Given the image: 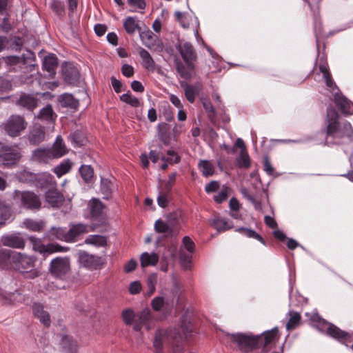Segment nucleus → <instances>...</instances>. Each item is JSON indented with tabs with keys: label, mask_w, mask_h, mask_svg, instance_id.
I'll return each instance as SVG.
<instances>
[{
	"label": "nucleus",
	"mask_w": 353,
	"mask_h": 353,
	"mask_svg": "<svg viewBox=\"0 0 353 353\" xmlns=\"http://www.w3.org/2000/svg\"><path fill=\"white\" fill-rule=\"evenodd\" d=\"M202 103L203 108L206 112L208 114L209 117L211 118L214 117L215 112L212 103L208 100H203Z\"/></svg>",
	"instance_id": "nucleus-61"
},
{
	"label": "nucleus",
	"mask_w": 353,
	"mask_h": 353,
	"mask_svg": "<svg viewBox=\"0 0 353 353\" xmlns=\"http://www.w3.org/2000/svg\"><path fill=\"white\" fill-rule=\"evenodd\" d=\"M174 226V223H172L171 225L163 221L161 219L156 221L154 223V229L159 233H170L172 231V227Z\"/></svg>",
	"instance_id": "nucleus-44"
},
{
	"label": "nucleus",
	"mask_w": 353,
	"mask_h": 353,
	"mask_svg": "<svg viewBox=\"0 0 353 353\" xmlns=\"http://www.w3.org/2000/svg\"><path fill=\"white\" fill-rule=\"evenodd\" d=\"M27 126L28 123L25 118L17 114L11 115L1 125V129L10 137H19Z\"/></svg>",
	"instance_id": "nucleus-4"
},
{
	"label": "nucleus",
	"mask_w": 353,
	"mask_h": 353,
	"mask_svg": "<svg viewBox=\"0 0 353 353\" xmlns=\"http://www.w3.org/2000/svg\"><path fill=\"white\" fill-rule=\"evenodd\" d=\"M30 241L33 244V249L40 253H53L61 251V247L58 245L49 244L45 245L41 241L34 237H31Z\"/></svg>",
	"instance_id": "nucleus-17"
},
{
	"label": "nucleus",
	"mask_w": 353,
	"mask_h": 353,
	"mask_svg": "<svg viewBox=\"0 0 353 353\" xmlns=\"http://www.w3.org/2000/svg\"><path fill=\"white\" fill-rule=\"evenodd\" d=\"M50 148H38L32 152V159L39 163H46L54 159Z\"/></svg>",
	"instance_id": "nucleus-25"
},
{
	"label": "nucleus",
	"mask_w": 353,
	"mask_h": 353,
	"mask_svg": "<svg viewBox=\"0 0 353 353\" xmlns=\"http://www.w3.org/2000/svg\"><path fill=\"white\" fill-rule=\"evenodd\" d=\"M85 243L97 247H104L107 244V239L101 235H90L85 239Z\"/></svg>",
	"instance_id": "nucleus-37"
},
{
	"label": "nucleus",
	"mask_w": 353,
	"mask_h": 353,
	"mask_svg": "<svg viewBox=\"0 0 353 353\" xmlns=\"http://www.w3.org/2000/svg\"><path fill=\"white\" fill-rule=\"evenodd\" d=\"M45 236L50 241L60 240L68 242L67 231L62 228L52 227Z\"/></svg>",
	"instance_id": "nucleus-26"
},
{
	"label": "nucleus",
	"mask_w": 353,
	"mask_h": 353,
	"mask_svg": "<svg viewBox=\"0 0 353 353\" xmlns=\"http://www.w3.org/2000/svg\"><path fill=\"white\" fill-rule=\"evenodd\" d=\"M258 339L259 347H267L269 345L274 343L278 339V330H272L265 332L261 335H256Z\"/></svg>",
	"instance_id": "nucleus-16"
},
{
	"label": "nucleus",
	"mask_w": 353,
	"mask_h": 353,
	"mask_svg": "<svg viewBox=\"0 0 353 353\" xmlns=\"http://www.w3.org/2000/svg\"><path fill=\"white\" fill-rule=\"evenodd\" d=\"M232 341L236 345L239 350L248 352L259 347L257 336L251 334L237 333L231 334Z\"/></svg>",
	"instance_id": "nucleus-5"
},
{
	"label": "nucleus",
	"mask_w": 353,
	"mask_h": 353,
	"mask_svg": "<svg viewBox=\"0 0 353 353\" xmlns=\"http://www.w3.org/2000/svg\"><path fill=\"white\" fill-rule=\"evenodd\" d=\"M12 252L10 250H0V264L6 263L8 261L12 262Z\"/></svg>",
	"instance_id": "nucleus-58"
},
{
	"label": "nucleus",
	"mask_w": 353,
	"mask_h": 353,
	"mask_svg": "<svg viewBox=\"0 0 353 353\" xmlns=\"http://www.w3.org/2000/svg\"><path fill=\"white\" fill-rule=\"evenodd\" d=\"M57 65V58L54 54H50L44 57L43 68L46 70L50 76L55 74Z\"/></svg>",
	"instance_id": "nucleus-27"
},
{
	"label": "nucleus",
	"mask_w": 353,
	"mask_h": 353,
	"mask_svg": "<svg viewBox=\"0 0 353 353\" xmlns=\"http://www.w3.org/2000/svg\"><path fill=\"white\" fill-rule=\"evenodd\" d=\"M38 117L43 121L53 123L56 120L57 114L53 111L52 106L48 105L40 110Z\"/></svg>",
	"instance_id": "nucleus-30"
},
{
	"label": "nucleus",
	"mask_w": 353,
	"mask_h": 353,
	"mask_svg": "<svg viewBox=\"0 0 353 353\" xmlns=\"http://www.w3.org/2000/svg\"><path fill=\"white\" fill-rule=\"evenodd\" d=\"M174 15L183 28H188L190 27V21L192 19L191 15L179 11L175 12Z\"/></svg>",
	"instance_id": "nucleus-45"
},
{
	"label": "nucleus",
	"mask_w": 353,
	"mask_h": 353,
	"mask_svg": "<svg viewBox=\"0 0 353 353\" xmlns=\"http://www.w3.org/2000/svg\"><path fill=\"white\" fill-rule=\"evenodd\" d=\"M120 99L123 102L128 103L134 108L139 107L141 105L139 99L133 96L130 92L123 94L120 97Z\"/></svg>",
	"instance_id": "nucleus-47"
},
{
	"label": "nucleus",
	"mask_w": 353,
	"mask_h": 353,
	"mask_svg": "<svg viewBox=\"0 0 353 353\" xmlns=\"http://www.w3.org/2000/svg\"><path fill=\"white\" fill-rule=\"evenodd\" d=\"M141 284L139 281H133L130 283L129 287V292L132 294H136L141 292Z\"/></svg>",
	"instance_id": "nucleus-62"
},
{
	"label": "nucleus",
	"mask_w": 353,
	"mask_h": 353,
	"mask_svg": "<svg viewBox=\"0 0 353 353\" xmlns=\"http://www.w3.org/2000/svg\"><path fill=\"white\" fill-rule=\"evenodd\" d=\"M198 166L202 174L206 177L212 176L214 172V167L209 161L201 160Z\"/></svg>",
	"instance_id": "nucleus-40"
},
{
	"label": "nucleus",
	"mask_w": 353,
	"mask_h": 353,
	"mask_svg": "<svg viewBox=\"0 0 353 353\" xmlns=\"http://www.w3.org/2000/svg\"><path fill=\"white\" fill-rule=\"evenodd\" d=\"M176 251L177 248L176 246L174 245H171L166 251V253H165L163 256L162 260V264L161 269V270L166 272L168 270V258L170 257L172 259H174L176 256Z\"/></svg>",
	"instance_id": "nucleus-38"
},
{
	"label": "nucleus",
	"mask_w": 353,
	"mask_h": 353,
	"mask_svg": "<svg viewBox=\"0 0 353 353\" xmlns=\"http://www.w3.org/2000/svg\"><path fill=\"white\" fill-rule=\"evenodd\" d=\"M290 319L286 324L287 330L294 329L296 325L299 323L301 320V316L298 312H289Z\"/></svg>",
	"instance_id": "nucleus-51"
},
{
	"label": "nucleus",
	"mask_w": 353,
	"mask_h": 353,
	"mask_svg": "<svg viewBox=\"0 0 353 353\" xmlns=\"http://www.w3.org/2000/svg\"><path fill=\"white\" fill-rule=\"evenodd\" d=\"M37 103L38 101L36 98L26 94H22L17 101L19 105L29 110H34L37 106Z\"/></svg>",
	"instance_id": "nucleus-28"
},
{
	"label": "nucleus",
	"mask_w": 353,
	"mask_h": 353,
	"mask_svg": "<svg viewBox=\"0 0 353 353\" xmlns=\"http://www.w3.org/2000/svg\"><path fill=\"white\" fill-rule=\"evenodd\" d=\"M32 312L34 316L46 327H49L51 324V320L49 313L43 308V305L39 303H34L32 306Z\"/></svg>",
	"instance_id": "nucleus-14"
},
{
	"label": "nucleus",
	"mask_w": 353,
	"mask_h": 353,
	"mask_svg": "<svg viewBox=\"0 0 353 353\" xmlns=\"http://www.w3.org/2000/svg\"><path fill=\"white\" fill-rule=\"evenodd\" d=\"M1 242L3 245L21 249L25 245V241L23 239L16 234L8 235L3 236Z\"/></svg>",
	"instance_id": "nucleus-21"
},
{
	"label": "nucleus",
	"mask_w": 353,
	"mask_h": 353,
	"mask_svg": "<svg viewBox=\"0 0 353 353\" xmlns=\"http://www.w3.org/2000/svg\"><path fill=\"white\" fill-rule=\"evenodd\" d=\"M12 262L19 271L27 273L30 279L36 278L39 275L37 270H33L34 261L30 256L20 252H12Z\"/></svg>",
	"instance_id": "nucleus-3"
},
{
	"label": "nucleus",
	"mask_w": 353,
	"mask_h": 353,
	"mask_svg": "<svg viewBox=\"0 0 353 353\" xmlns=\"http://www.w3.org/2000/svg\"><path fill=\"white\" fill-rule=\"evenodd\" d=\"M177 71L180 74L181 77L185 79H189L192 77V73L194 69H190L188 68V65H187V67L185 68L182 64H179L177 65Z\"/></svg>",
	"instance_id": "nucleus-54"
},
{
	"label": "nucleus",
	"mask_w": 353,
	"mask_h": 353,
	"mask_svg": "<svg viewBox=\"0 0 353 353\" xmlns=\"http://www.w3.org/2000/svg\"><path fill=\"white\" fill-rule=\"evenodd\" d=\"M236 231L241 233V234H243L245 236L257 239L262 243H264V241H263V238L259 234H257L255 231H254L251 229H248V228H239L236 229Z\"/></svg>",
	"instance_id": "nucleus-48"
},
{
	"label": "nucleus",
	"mask_w": 353,
	"mask_h": 353,
	"mask_svg": "<svg viewBox=\"0 0 353 353\" xmlns=\"http://www.w3.org/2000/svg\"><path fill=\"white\" fill-rule=\"evenodd\" d=\"M212 225L219 231H223L230 228L228 222L223 219H214L212 221Z\"/></svg>",
	"instance_id": "nucleus-53"
},
{
	"label": "nucleus",
	"mask_w": 353,
	"mask_h": 353,
	"mask_svg": "<svg viewBox=\"0 0 353 353\" xmlns=\"http://www.w3.org/2000/svg\"><path fill=\"white\" fill-rule=\"evenodd\" d=\"M135 316H136L134 312L130 309L125 310L122 312L123 320L127 325L132 324L134 319H135Z\"/></svg>",
	"instance_id": "nucleus-56"
},
{
	"label": "nucleus",
	"mask_w": 353,
	"mask_h": 353,
	"mask_svg": "<svg viewBox=\"0 0 353 353\" xmlns=\"http://www.w3.org/2000/svg\"><path fill=\"white\" fill-rule=\"evenodd\" d=\"M89 231V227L83 223L71 225L70 228L67 231L68 242L77 241L80 236L88 233Z\"/></svg>",
	"instance_id": "nucleus-15"
},
{
	"label": "nucleus",
	"mask_w": 353,
	"mask_h": 353,
	"mask_svg": "<svg viewBox=\"0 0 353 353\" xmlns=\"http://www.w3.org/2000/svg\"><path fill=\"white\" fill-rule=\"evenodd\" d=\"M46 193V201L52 208H59L64 201L63 196L54 188Z\"/></svg>",
	"instance_id": "nucleus-18"
},
{
	"label": "nucleus",
	"mask_w": 353,
	"mask_h": 353,
	"mask_svg": "<svg viewBox=\"0 0 353 353\" xmlns=\"http://www.w3.org/2000/svg\"><path fill=\"white\" fill-rule=\"evenodd\" d=\"M139 56L142 60L143 66L150 71H154L155 69V62L150 53L144 48H141Z\"/></svg>",
	"instance_id": "nucleus-31"
},
{
	"label": "nucleus",
	"mask_w": 353,
	"mask_h": 353,
	"mask_svg": "<svg viewBox=\"0 0 353 353\" xmlns=\"http://www.w3.org/2000/svg\"><path fill=\"white\" fill-rule=\"evenodd\" d=\"M164 305V299L161 296H157L152 300L151 305L155 311H159Z\"/></svg>",
	"instance_id": "nucleus-59"
},
{
	"label": "nucleus",
	"mask_w": 353,
	"mask_h": 353,
	"mask_svg": "<svg viewBox=\"0 0 353 353\" xmlns=\"http://www.w3.org/2000/svg\"><path fill=\"white\" fill-rule=\"evenodd\" d=\"M80 174L86 183L92 181L94 175V170L90 165H81L79 168Z\"/></svg>",
	"instance_id": "nucleus-46"
},
{
	"label": "nucleus",
	"mask_w": 353,
	"mask_h": 353,
	"mask_svg": "<svg viewBox=\"0 0 353 353\" xmlns=\"http://www.w3.org/2000/svg\"><path fill=\"white\" fill-rule=\"evenodd\" d=\"M123 28L127 33L132 34L139 28V21L134 17H128L123 21Z\"/></svg>",
	"instance_id": "nucleus-35"
},
{
	"label": "nucleus",
	"mask_w": 353,
	"mask_h": 353,
	"mask_svg": "<svg viewBox=\"0 0 353 353\" xmlns=\"http://www.w3.org/2000/svg\"><path fill=\"white\" fill-rule=\"evenodd\" d=\"M88 205L90 209V214L93 217L99 216L104 209L103 204L97 199H91Z\"/></svg>",
	"instance_id": "nucleus-33"
},
{
	"label": "nucleus",
	"mask_w": 353,
	"mask_h": 353,
	"mask_svg": "<svg viewBox=\"0 0 353 353\" xmlns=\"http://www.w3.org/2000/svg\"><path fill=\"white\" fill-rule=\"evenodd\" d=\"M319 328L322 331H326L329 336L346 345L350 342V336L349 334L324 320L319 321Z\"/></svg>",
	"instance_id": "nucleus-7"
},
{
	"label": "nucleus",
	"mask_w": 353,
	"mask_h": 353,
	"mask_svg": "<svg viewBox=\"0 0 353 353\" xmlns=\"http://www.w3.org/2000/svg\"><path fill=\"white\" fill-rule=\"evenodd\" d=\"M14 199H20L21 205L31 210H39L41 206V202L39 196L32 192H21L15 190L14 192Z\"/></svg>",
	"instance_id": "nucleus-6"
},
{
	"label": "nucleus",
	"mask_w": 353,
	"mask_h": 353,
	"mask_svg": "<svg viewBox=\"0 0 353 353\" xmlns=\"http://www.w3.org/2000/svg\"><path fill=\"white\" fill-rule=\"evenodd\" d=\"M141 265L142 268L154 266L159 261V256L154 252H143L140 256Z\"/></svg>",
	"instance_id": "nucleus-29"
},
{
	"label": "nucleus",
	"mask_w": 353,
	"mask_h": 353,
	"mask_svg": "<svg viewBox=\"0 0 353 353\" xmlns=\"http://www.w3.org/2000/svg\"><path fill=\"white\" fill-rule=\"evenodd\" d=\"M79 261L82 266L91 270L101 269L105 263V259L101 256L85 252L79 253Z\"/></svg>",
	"instance_id": "nucleus-9"
},
{
	"label": "nucleus",
	"mask_w": 353,
	"mask_h": 353,
	"mask_svg": "<svg viewBox=\"0 0 353 353\" xmlns=\"http://www.w3.org/2000/svg\"><path fill=\"white\" fill-rule=\"evenodd\" d=\"M178 49L188 68L190 70L194 69L193 62L196 59V54L193 46L188 42H181L179 44Z\"/></svg>",
	"instance_id": "nucleus-11"
},
{
	"label": "nucleus",
	"mask_w": 353,
	"mask_h": 353,
	"mask_svg": "<svg viewBox=\"0 0 353 353\" xmlns=\"http://www.w3.org/2000/svg\"><path fill=\"white\" fill-rule=\"evenodd\" d=\"M21 154L19 150L12 148H5L0 153V159L3 165L10 166L16 164L20 160Z\"/></svg>",
	"instance_id": "nucleus-12"
},
{
	"label": "nucleus",
	"mask_w": 353,
	"mask_h": 353,
	"mask_svg": "<svg viewBox=\"0 0 353 353\" xmlns=\"http://www.w3.org/2000/svg\"><path fill=\"white\" fill-rule=\"evenodd\" d=\"M72 165L70 159L64 160L54 168V172L58 177H61L70 170Z\"/></svg>",
	"instance_id": "nucleus-39"
},
{
	"label": "nucleus",
	"mask_w": 353,
	"mask_h": 353,
	"mask_svg": "<svg viewBox=\"0 0 353 353\" xmlns=\"http://www.w3.org/2000/svg\"><path fill=\"white\" fill-rule=\"evenodd\" d=\"M182 331H183V333L181 334V333H177V334H174V336H173V339H174V342H176V346L174 345V344L172 345L173 347H172V351L174 353H178V352H180L181 350H182V345L180 343L181 341L186 336V332H185V328H182Z\"/></svg>",
	"instance_id": "nucleus-50"
},
{
	"label": "nucleus",
	"mask_w": 353,
	"mask_h": 353,
	"mask_svg": "<svg viewBox=\"0 0 353 353\" xmlns=\"http://www.w3.org/2000/svg\"><path fill=\"white\" fill-rule=\"evenodd\" d=\"M50 150L52 154V157L54 159L61 158L68 152V149L65 146L61 136H58L57 137L54 143Z\"/></svg>",
	"instance_id": "nucleus-19"
},
{
	"label": "nucleus",
	"mask_w": 353,
	"mask_h": 353,
	"mask_svg": "<svg viewBox=\"0 0 353 353\" xmlns=\"http://www.w3.org/2000/svg\"><path fill=\"white\" fill-rule=\"evenodd\" d=\"M169 335L168 332L163 330H158L154 336V339L153 342V346L154 348V351L156 353H162L163 352V344L168 341Z\"/></svg>",
	"instance_id": "nucleus-20"
},
{
	"label": "nucleus",
	"mask_w": 353,
	"mask_h": 353,
	"mask_svg": "<svg viewBox=\"0 0 353 353\" xmlns=\"http://www.w3.org/2000/svg\"><path fill=\"white\" fill-rule=\"evenodd\" d=\"M0 300L4 305H15L19 303H25L28 297L19 291L12 293L0 294Z\"/></svg>",
	"instance_id": "nucleus-13"
},
{
	"label": "nucleus",
	"mask_w": 353,
	"mask_h": 353,
	"mask_svg": "<svg viewBox=\"0 0 353 353\" xmlns=\"http://www.w3.org/2000/svg\"><path fill=\"white\" fill-rule=\"evenodd\" d=\"M319 70L323 73V78L325 79L326 85L330 88L332 90H334L335 87L334 82L332 79L331 74L329 72L327 65L326 63L321 64L319 65Z\"/></svg>",
	"instance_id": "nucleus-42"
},
{
	"label": "nucleus",
	"mask_w": 353,
	"mask_h": 353,
	"mask_svg": "<svg viewBox=\"0 0 353 353\" xmlns=\"http://www.w3.org/2000/svg\"><path fill=\"white\" fill-rule=\"evenodd\" d=\"M44 138L45 132L43 128L41 125H34L30 134V142L37 144L43 141Z\"/></svg>",
	"instance_id": "nucleus-32"
},
{
	"label": "nucleus",
	"mask_w": 353,
	"mask_h": 353,
	"mask_svg": "<svg viewBox=\"0 0 353 353\" xmlns=\"http://www.w3.org/2000/svg\"><path fill=\"white\" fill-rule=\"evenodd\" d=\"M101 190L104 194L108 195L111 192V183L106 179H103Z\"/></svg>",
	"instance_id": "nucleus-64"
},
{
	"label": "nucleus",
	"mask_w": 353,
	"mask_h": 353,
	"mask_svg": "<svg viewBox=\"0 0 353 353\" xmlns=\"http://www.w3.org/2000/svg\"><path fill=\"white\" fill-rule=\"evenodd\" d=\"M236 163L239 168H248L250 166V159L247 151H241Z\"/></svg>",
	"instance_id": "nucleus-49"
},
{
	"label": "nucleus",
	"mask_w": 353,
	"mask_h": 353,
	"mask_svg": "<svg viewBox=\"0 0 353 353\" xmlns=\"http://www.w3.org/2000/svg\"><path fill=\"white\" fill-rule=\"evenodd\" d=\"M70 139L75 146H81L85 142L83 136L79 132H74L70 134Z\"/></svg>",
	"instance_id": "nucleus-55"
},
{
	"label": "nucleus",
	"mask_w": 353,
	"mask_h": 353,
	"mask_svg": "<svg viewBox=\"0 0 353 353\" xmlns=\"http://www.w3.org/2000/svg\"><path fill=\"white\" fill-rule=\"evenodd\" d=\"M59 101L62 106L76 109L79 106V101L70 94H63L60 97Z\"/></svg>",
	"instance_id": "nucleus-36"
},
{
	"label": "nucleus",
	"mask_w": 353,
	"mask_h": 353,
	"mask_svg": "<svg viewBox=\"0 0 353 353\" xmlns=\"http://www.w3.org/2000/svg\"><path fill=\"white\" fill-rule=\"evenodd\" d=\"M51 8L59 14H61L64 12V6L59 1H53L51 3Z\"/></svg>",
	"instance_id": "nucleus-63"
},
{
	"label": "nucleus",
	"mask_w": 353,
	"mask_h": 353,
	"mask_svg": "<svg viewBox=\"0 0 353 353\" xmlns=\"http://www.w3.org/2000/svg\"><path fill=\"white\" fill-rule=\"evenodd\" d=\"M18 178L23 182H32L39 188H54L56 186L54 176L47 172L35 174L24 171L19 174Z\"/></svg>",
	"instance_id": "nucleus-2"
},
{
	"label": "nucleus",
	"mask_w": 353,
	"mask_h": 353,
	"mask_svg": "<svg viewBox=\"0 0 353 353\" xmlns=\"http://www.w3.org/2000/svg\"><path fill=\"white\" fill-rule=\"evenodd\" d=\"M138 323H136L133 329L135 331H140L142 326H145L147 330H150L151 328V314L150 312L148 310H144L141 311L138 315Z\"/></svg>",
	"instance_id": "nucleus-23"
},
{
	"label": "nucleus",
	"mask_w": 353,
	"mask_h": 353,
	"mask_svg": "<svg viewBox=\"0 0 353 353\" xmlns=\"http://www.w3.org/2000/svg\"><path fill=\"white\" fill-rule=\"evenodd\" d=\"M169 192L168 190H160L157 197V203L161 208H165L169 201Z\"/></svg>",
	"instance_id": "nucleus-52"
},
{
	"label": "nucleus",
	"mask_w": 353,
	"mask_h": 353,
	"mask_svg": "<svg viewBox=\"0 0 353 353\" xmlns=\"http://www.w3.org/2000/svg\"><path fill=\"white\" fill-rule=\"evenodd\" d=\"M44 222L43 221H35L30 219H25L22 223V227L30 231L40 232L44 228Z\"/></svg>",
	"instance_id": "nucleus-34"
},
{
	"label": "nucleus",
	"mask_w": 353,
	"mask_h": 353,
	"mask_svg": "<svg viewBox=\"0 0 353 353\" xmlns=\"http://www.w3.org/2000/svg\"><path fill=\"white\" fill-rule=\"evenodd\" d=\"M200 88L191 85L185 84L184 87L185 96L190 103H193L196 95L199 93Z\"/></svg>",
	"instance_id": "nucleus-43"
},
{
	"label": "nucleus",
	"mask_w": 353,
	"mask_h": 353,
	"mask_svg": "<svg viewBox=\"0 0 353 353\" xmlns=\"http://www.w3.org/2000/svg\"><path fill=\"white\" fill-rule=\"evenodd\" d=\"M70 270V261L68 258L57 257L50 265V272L55 277L62 278Z\"/></svg>",
	"instance_id": "nucleus-10"
},
{
	"label": "nucleus",
	"mask_w": 353,
	"mask_h": 353,
	"mask_svg": "<svg viewBox=\"0 0 353 353\" xmlns=\"http://www.w3.org/2000/svg\"><path fill=\"white\" fill-rule=\"evenodd\" d=\"M194 250V243L189 236H184L183 245L179 251V259L181 265L185 269L190 268L192 254Z\"/></svg>",
	"instance_id": "nucleus-8"
},
{
	"label": "nucleus",
	"mask_w": 353,
	"mask_h": 353,
	"mask_svg": "<svg viewBox=\"0 0 353 353\" xmlns=\"http://www.w3.org/2000/svg\"><path fill=\"white\" fill-rule=\"evenodd\" d=\"M334 101L336 106L345 114H353V104L341 94H336Z\"/></svg>",
	"instance_id": "nucleus-22"
},
{
	"label": "nucleus",
	"mask_w": 353,
	"mask_h": 353,
	"mask_svg": "<svg viewBox=\"0 0 353 353\" xmlns=\"http://www.w3.org/2000/svg\"><path fill=\"white\" fill-rule=\"evenodd\" d=\"M139 36L143 43L150 49L154 48L158 41L157 36L149 29L140 32Z\"/></svg>",
	"instance_id": "nucleus-24"
},
{
	"label": "nucleus",
	"mask_w": 353,
	"mask_h": 353,
	"mask_svg": "<svg viewBox=\"0 0 353 353\" xmlns=\"http://www.w3.org/2000/svg\"><path fill=\"white\" fill-rule=\"evenodd\" d=\"M326 139L325 145L341 144L345 137L352 139L353 129L348 122L340 125L338 122V113L332 107L327 110Z\"/></svg>",
	"instance_id": "nucleus-1"
},
{
	"label": "nucleus",
	"mask_w": 353,
	"mask_h": 353,
	"mask_svg": "<svg viewBox=\"0 0 353 353\" xmlns=\"http://www.w3.org/2000/svg\"><path fill=\"white\" fill-rule=\"evenodd\" d=\"M10 208L4 201H0V225H4L10 218Z\"/></svg>",
	"instance_id": "nucleus-41"
},
{
	"label": "nucleus",
	"mask_w": 353,
	"mask_h": 353,
	"mask_svg": "<svg viewBox=\"0 0 353 353\" xmlns=\"http://www.w3.org/2000/svg\"><path fill=\"white\" fill-rule=\"evenodd\" d=\"M62 343L64 348H70L72 350H77V343L74 342L70 336L63 337Z\"/></svg>",
	"instance_id": "nucleus-60"
},
{
	"label": "nucleus",
	"mask_w": 353,
	"mask_h": 353,
	"mask_svg": "<svg viewBox=\"0 0 353 353\" xmlns=\"http://www.w3.org/2000/svg\"><path fill=\"white\" fill-rule=\"evenodd\" d=\"M168 157L165 158V157H163L161 158L162 161H166L169 163H176L179 161V157L178 154L173 150H169L167 152Z\"/></svg>",
	"instance_id": "nucleus-57"
}]
</instances>
